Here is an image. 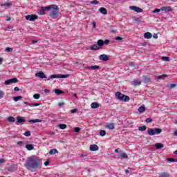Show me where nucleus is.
Wrapping results in <instances>:
<instances>
[{"instance_id": "nucleus-14", "label": "nucleus", "mask_w": 177, "mask_h": 177, "mask_svg": "<svg viewBox=\"0 0 177 177\" xmlns=\"http://www.w3.org/2000/svg\"><path fill=\"white\" fill-rule=\"evenodd\" d=\"M91 50H99L100 46H98L97 44H93L90 47Z\"/></svg>"}, {"instance_id": "nucleus-18", "label": "nucleus", "mask_w": 177, "mask_h": 177, "mask_svg": "<svg viewBox=\"0 0 177 177\" xmlns=\"http://www.w3.org/2000/svg\"><path fill=\"white\" fill-rule=\"evenodd\" d=\"M106 128L113 131L115 128V126H114V123H108L106 124Z\"/></svg>"}, {"instance_id": "nucleus-28", "label": "nucleus", "mask_w": 177, "mask_h": 177, "mask_svg": "<svg viewBox=\"0 0 177 177\" xmlns=\"http://www.w3.org/2000/svg\"><path fill=\"white\" fill-rule=\"evenodd\" d=\"M38 15H45V9L44 7H41V9L37 12Z\"/></svg>"}, {"instance_id": "nucleus-57", "label": "nucleus", "mask_w": 177, "mask_h": 177, "mask_svg": "<svg viewBox=\"0 0 177 177\" xmlns=\"http://www.w3.org/2000/svg\"><path fill=\"white\" fill-rule=\"evenodd\" d=\"M14 91H15V92H19V91H20V88H19V87H15V88H14Z\"/></svg>"}, {"instance_id": "nucleus-19", "label": "nucleus", "mask_w": 177, "mask_h": 177, "mask_svg": "<svg viewBox=\"0 0 177 177\" xmlns=\"http://www.w3.org/2000/svg\"><path fill=\"white\" fill-rule=\"evenodd\" d=\"M142 84V82L136 80L133 82H131V85H133V86H138V85H140Z\"/></svg>"}, {"instance_id": "nucleus-46", "label": "nucleus", "mask_w": 177, "mask_h": 177, "mask_svg": "<svg viewBox=\"0 0 177 177\" xmlns=\"http://www.w3.org/2000/svg\"><path fill=\"white\" fill-rule=\"evenodd\" d=\"M91 5H97L99 3V1L97 0H94L91 2Z\"/></svg>"}, {"instance_id": "nucleus-58", "label": "nucleus", "mask_w": 177, "mask_h": 177, "mask_svg": "<svg viewBox=\"0 0 177 177\" xmlns=\"http://www.w3.org/2000/svg\"><path fill=\"white\" fill-rule=\"evenodd\" d=\"M115 39H116V41H122V37H117L115 38Z\"/></svg>"}, {"instance_id": "nucleus-2", "label": "nucleus", "mask_w": 177, "mask_h": 177, "mask_svg": "<svg viewBox=\"0 0 177 177\" xmlns=\"http://www.w3.org/2000/svg\"><path fill=\"white\" fill-rule=\"evenodd\" d=\"M115 97L117 99H118V100H120V102H129V100H131L129 96L125 95L121 93L120 91L115 93Z\"/></svg>"}, {"instance_id": "nucleus-27", "label": "nucleus", "mask_w": 177, "mask_h": 177, "mask_svg": "<svg viewBox=\"0 0 177 177\" xmlns=\"http://www.w3.org/2000/svg\"><path fill=\"white\" fill-rule=\"evenodd\" d=\"M91 106V109H98L99 108V104L97 102H93Z\"/></svg>"}, {"instance_id": "nucleus-50", "label": "nucleus", "mask_w": 177, "mask_h": 177, "mask_svg": "<svg viewBox=\"0 0 177 177\" xmlns=\"http://www.w3.org/2000/svg\"><path fill=\"white\" fill-rule=\"evenodd\" d=\"M110 44V40L109 39H105L104 41V45H109Z\"/></svg>"}, {"instance_id": "nucleus-42", "label": "nucleus", "mask_w": 177, "mask_h": 177, "mask_svg": "<svg viewBox=\"0 0 177 177\" xmlns=\"http://www.w3.org/2000/svg\"><path fill=\"white\" fill-rule=\"evenodd\" d=\"M5 97V93L3 92V91L0 90V99H3V97Z\"/></svg>"}, {"instance_id": "nucleus-51", "label": "nucleus", "mask_w": 177, "mask_h": 177, "mask_svg": "<svg viewBox=\"0 0 177 177\" xmlns=\"http://www.w3.org/2000/svg\"><path fill=\"white\" fill-rule=\"evenodd\" d=\"M24 135L26 136H31V132L30 131H26L24 133Z\"/></svg>"}, {"instance_id": "nucleus-63", "label": "nucleus", "mask_w": 177, "mask_h": 177, "mask_svg": "<svg viewBox=\"0 0 177 177\" xmlns=\"http://www.w3.org/2000/svg\"><path fill=\"white\" fill-rule=\"evenodd\" d=\"M45 93H49L50 91L48 89H44Z\"/></svg>"}, {"instance_id": "nucleus-54", "label": "nucleus", "mask_w": 177, "mask_h": 177, "mask_svg": "<svg viewBox=\"0 0 177 177\" xmlns=\"http://www.w3.org/2000/svg\"><path fill=\"white\" fill-rule=\"evenodd\" d=\"M74 131H75V132H77L78 133V132H80V131H81V128L75 127Z\"/></svg>"}, {"instance_id": "nucleus-3", "label": "nucleus", "mask_w": 177, "mask_h": 177, "mask_svg": "<svg viewBox=\"0 0 177 177\" xmlns=\"http://www.w3.org/2000/svg\"><path fill=\"white\" fill-rule=\"evenodd\" d=\"M147 132L150 136H154V135H160L162 130L160 128L149 129Z\"/></svg>"}, {"instance_id": "nucleus-34", "label": "nucleus", "mask_w": 177, "mask_h": 177, "mask_svg": "<svg viewBox=\"0 0 177 177\" xmlns=\"http://www.w3.org/2000/svg\"><path fill=\"white\" fill-rule=\"evenodd\" d=\"M23 99V97L21 95H19L17 97H14L13 100H15V102H19V100Z\"/></svg>"}, {"instance_id": "nucleus-47", "label": "nucleus", "mask_w": 177, "mask_h": 177, "mask_svg": "<svg viewBox=\"0 0 177 177\" xmlns=\"http://www.w3.org/2000/svg\"><path fill=\"white\" fill-rule=\"evenodd\" d=\"M160 12H161V8H157L153 11V13H160Z\"/></svg>"}, {"instance_id": "nucleus-1", "label": "nucleus", "mask_w": 177, "mask_h": 177, "mask_svg": "<svg viewBox=\"0 0 177 177\" xmlns=\"http://www.w3.org/2000/svg\"><path fill=\"white\" fill-rule=\"evenodd\" d=\"M25 167L28 171L34 172L35 170L39 169V167H41V160L37 157L32 156L28 158Z\"/></svg>"}, {"instance_id": "nucleus-8", "label": "nucleus", "mask_w": 177, "mask_h": 177, "mask_svg": "<svg viewBox=\"0 0 177 177\" xmlns=\"http://www.w3.org/2000/svg\"><path fill=\"white\" fill-rule=\"evenodd\" d=\"M22 122H26V118L21 116L17 117V124H22Z\"/></svg>"}, {"instance_id": "nucleus-20", "label": "nucleus", "mask_w": 177, "mask_h": 177, "mask_svg": "<svg viewBox=\"0 0 177 177\" xmlns=\"http://www.w3.org/2000/svg\"><path fill=\"white\" fill-rule=\"evenodd\" d=\"M97 45H98V46H100V48L101 49L102 46H103V45H104V40H103V39L97 40Z\"/></svg>"}, {"instance_id": "nucleus-37", "label": "nucleus", "mask_w": 177, "mask_h": 177, "mask_svg": "<svg viewBox=\"0 0 177 177\" xmlns=\"http://www.w3.org/2000/svg\"><path fill=\"white\" fill-rule=\"evenodd\" d=\"M119 157H121L122 158H128V155L125 153H122L119 155Z\"/></svg>"}, {"instance_id": "nucleus-53", "label": "nucleus", "mask_w": 177, "mask_h": 177, "mask_svg": "<svg viewBox=\"0 0 177 177\" xmlns=\"http://www.w3.org/2000/svg\"><path fill=\"white\" fill-rule=\"evenodd\" d=\"M66 104L64 102H59L58 106L59 107H63Z\"/></svg>"}, {"instance_id": "nucleus-7", "label": "nucleus", "mask_w": 177, "mask_h": 177, "mask_svg": "<svg viewBox=\"0 0 177 177\" xmlns=\"http://www.w3.org/2000/svg\"><path fill=\"white\" fill-rule=\"evenodd\" d=\"M129 9H131V10H133L134 12H137V13H142V12H143L142 8L135 6H129Z\"/></svg>"}, {"instance_id": "nucleus-13", "label": "nucleus", "mask_w": 177, "mask_h": 177, "mask_svg": "<svg viewBox=\"0 0 177 177\" xmlns=\"http://www.w3.org/2000/svg\"><path fill=\"white\" fill-rule=\"evenodd\" d=\"M24 104H27L28 106H30V107H37L40 105L39 103H28L27 102H24Z\"/></svg>"}, {"instance_id": "nucleus-15", "label": "nucleus", "mask_w": 177, "mask_h": 177, "mask_svg": "<svg viewBox=\"0 0 177 177\" xmlns=\"http://www.w3.org/2000/svg\"><path fill=\"white\" fill-rule=\"evenodd\" d=\"M55 8H56V5H55V4L50 5L47 7H44V11L45 10H52V9H55Z\"/></svg>"}, {"instance_id": "nucleus-32", "label": "nucleus", "mask_w": 177, "mask_h": 177, "mask_svg": "<svg viewBox=\"0 0 177 177\" xmlns=\"http://www.w3.org/2000/svg\"><path fill=\"white\" fill-rule=\"evenodd\" d=\"M59 129H66L67 128V124H59Z\"/></svg>"}, {"instance_id": "nucleus-22", "label": "nucleus", "mask_w": 177, "mask_h": 177, "mask_svg": "<svg viewBox=\"0 0 177 177\" xmlns=\"http://www.w3.org/2000/svg\"><path fill=\"white\" fill-rule=\"evenodd\" d=\"M38 19V15H30V19H29V21H35Z\"/></svg>"}, {"instance_id": "nucleus-36", "label": "nucleus", "mask_w": 177, "mask_h": 177, "mask_svg": "<svg viewBox=\"0 0 177 177\" xmlns=\"http://www.w3.org/2000/svg\"><path fill=\"white\" fill-rule=\"evenodd\" d=\"M55 92L56 95H62V93H63V91H61L59 88L55 89Z\"/></svg>"}, {"instance_id": "nucleus-44", "label": "nucleus", "mask_w": 177, "mask_h": 177, "mask_svg": "<svg viewBox=\"0 0 177 177\" xmlns=\"http://www.w3.org/2000/svg\"><path fill=\"white\" fill-rule=\"evenodd\" d=\"M33 97H34V99L38 100V99H39V97H41V95H39V94H38V93L35 94V95H33Z\"/></svg>"}, {"instance_id": "nucleus-30", "label": "nucleus", "mask_w": 177, "mask_h": 177, "mask_svg": "<svg viewBox=\"0 0 177 177\" xmlns=\"http://www.w3.org/2000/svg\"><path fill=\"white\" fill-rule=\"evenodd\" d=\"M8 122H16V118L13 116H10L8 118Z\"/></svg>"}, {"instance_id": "nucleus-39", "label": "nucleus", "mask_w": 177, "mask_h": 177, "mask_svg": "<svg viewBox=\"0 0 177 177\" xmlns=\"http://www.w3.org/2000/svg\"><path fill=\"white\" fill-rule=\"evenodd\" d=\"M138 131H141L142 132H144V131H146V126L139 127Z\"/></svg>"}, {"instance_id": "nucleus-11", "label": "nucleus", "mask_w": 177, "mask_h": 177, "mask_svg": "<svg viewBox=\"0 0 177 177\" xmlns=\"http://www.w3.org/2000/svg\"><path fill=\"white\" fill-rule=\"evenodd\" d=\"M100 60H102L103 62L109 61V57L106 54H102L100 55Z\"/></svg>"}, {"instance_id": "nucleus-64", "label": "nucleus", "mask_w": 177, "mask_h": 177, "mask_svg": "<svg viewBox=\"0 0 177 177\" xmlns=\"http://www.w3.org/2000/svg\"><path fill=\"white\" fill-rule=\"evenodd\" d=\"M174 136H177V131H174Z\"/></svg>"}, {"instance_id": "nucleus-56", "label": "nucleus", "mask_w": 177, "mask_h": 177, "mask_svg": "<svg viewBox=\"0 0 177 177\" xmlns=\"http://www.w3.org/2000/svg\"><path fill=\"white\" fill-rule=\"evenodd\" d=\"M134 20L135 21H137V23H140V21H141L140 18H136Z\"/></svg>"}, {"instance_id": "nucleus-29", "label": "nucleus", "mask_w": 177, "mask_h": 177, "mask_svg": "<svg viewBox=\"0 0 177 177\" xmlns=\"http://www.w3.org/2000/svg\"><path fill=\"white\" fill-rule=\"evenodd\" d=\"M159 177H170L169 174L165 171L159 174Z\"/></svg>"}, {"instance_id": "nucleus-10", "label": "nucleus", "mask_w": 177, "mask_h": 177, "mask_svg": "<svg viewBox=\"0 0 177 177\" xmlns=\"http://www.w3.org/2000/svg\"><path fill=\"white\" fill-rule=\"evenodd\" d=\"M35 77H37L41 79L46 78V75H45V73H44L42 71L35 73Z\"/></svg>"}, {"instance_id": "nucleus-16", "label": "nucleus", "mask_w": 177, "mask_h": 177, "mask_svg": "<svg viewBox=\"0 0 177 177\" xmlns=\"http://www.w3.org/2000/svg\"><path fill=\"white\" fill-rule=\"evenodd\" d=\"M143 80H144V82H145V84H147V82H150V80H151V77H150V76L149 75H144L142 77Z\"/></svg>"}, {"instance_id": "nucleus-26", "label": "nucleus", "mask_w": 177, "mask_h": 177, "mask_svg": "<svg viewBox=\"0 0 177 177\" xmlns=\"http://www.w3.org/2000/svg\"><path fill=\"white\" fill-rule=\"evenodd\" d=\"M88 70H99L100 66L97 65L91 66L88 67Z\"/></svg>"}, {"instance_id": "nucleus-31", "label": "nucleus", "mask_w": 177, "mask_h": 177, "mask_svg": "<svg viewBox=\"0 0 177 177\" xmlns=\"http://www.w3.org/2000/svg\"><path fill=\"white\" fill-rule=\"evenodd\" d=\"M29 122H32L33 124H35L36 122H42V120L40 119L30 120Z\"/></svg>"}, {"instance_id": "nucleus-17", "label": "nucleus", "mask_w": 177, "mask_h": 177, "mask_svg": "<svg viewBox=\"0 0 177 177\" xmlns=\"http://www.w3.org/2000/svg\"><path fill=\"white\" fill-rule=\"evenodd\" d=\"M151 37H153V35L151 33H150V32H147L144 34V37L146 39H150V38H151Z\"/></svg>"}, {"instance_id": "nucleus-24", "label": "nucleus", "mask_w": 177, "mask_h": 177, "mask_svg": "<svg viewBox=\"0 0 177 177\" xmlns=\"http://www.w3.org/2000/svg\"><path fill=\"white\" fill-rule=\"evenodd\" d=\"M155 147H156L158 150H160V149H162V147H164V145L162 143H156L155 144Z\"/></svg>"}, {"instance_id": "nucleus-52", "label": "nucleus", "mask_w": 177, "mask_h": 177, "mask_svg": "<svg viewBox=\"0 0 177 177\" xmlns=\"http://www.w3.org/2000/svg\"><path fill=\"white\" fill-rule=\"evenodd\" d=\"M176 86V84H171L169 86L170 89H174V88H175Z\"/></svg>"}, {"instance_id": "nucleus-23", "label": "nucleus", "mask_w": 177, "mask_h": 177, "mask_svg": "<svg viewBox=\"0 0 177 177\" xmlns=\"http://www.w3.org/2000/svg\"><path fill=\"white\" fill-rule=\"evenodd\" d=\"M100 12L102 15H107V9L104 8V7H102L100 8Z\"/></svg>"}, {"instance_id": "nucleus-9", "label": "nucleus", "mask_w": 177, "mask_h": 177, "mask_svg": "<svg viewBox=\"0 0 177 177\" xmlns=\"http://www.w3.org/2000/svg\"><path fill=\"white\" fill-rule=\"evenodd\" d=\"M160 10H162V12H172V8H171V6H163L160 8Z\"/></svg>"}, {"instance_id": "nucleus-25", "label": "nucleus", "mask_w": 177, "mask_h": 177, "mask_svg": "<svg viewBox=\"0 0 177 177\" xmlns=\"http://www.w3.org/2000/svg\"><path fill=\"white\" fill-rule=\"evenodd\" d=\"M57 153H59V151H57V149H50V151H49V154L50 156L53 155V154H57Z\"/></svg>"}, {"instance_id": "nucleus-33", "label": "nucleus", "mask_w": 177, "mask_h": 177, "mask_svg": "<svg viewBox=\"0 0 177 177\" xmlns=\"http://www.w3.org/2000/svg\"><path fill=\"white\" fill-rule=\"evenodd\" d=\"M138 111L139 113H145V111H146V108L145 106H140Z\"/></svg>"}, {"instance_id": "nucleus-40", "label": "nucleus", "mask_w": 177, "mask_h": 177, "mask_svg": "<svg viewBox=\"0 0 177 177\" xmlns=\"http://www.w3.org/2000/svg\"><path fill=\"white\" fill-rule=\"evenodd\" d=\"M100 136H106V131H104V130H101V131H100Z\"/></svg>"}, {"instance_id": "nucleus-45", "label": "nucleus", "mask_w": 177, "mask_h": 177, "mask_svg": "<svg viewBox=\"0 0 177 177\" xmlns=\"http://www.w3.org/2000/svg\"><path fill=\"white\" fill-rule=\"evenodd\" d=\"M153 121V119H151V118H148L145 120V122H147V124H149V122H151Z\"/></svg>"}, {"instance_id": "nucleus-48", "label": "nucleus", "mask_w": 177, "mask_h": 177, "mask_svg": "<svg viewBox=\"0 0 177 177\" xmlns=\"http://www.w3.org/2000/svg\"><path fill=\"white\" fill-rule=\"evenodd\" d=\"M162 59H163L164 62H169V57H162Z\"/></svg>"}, {"instance_id": "nucleus-43", "label": "nucleus", "mask_w": 177, "mask_h": 177, "mask_svg": "<svg viewBox=\"0 0 177 177\" xmlns=\"http://www.w3.org/2000/svg\"><path fill=\"white\" fill-rule=\"evenodd\" d=\"M167 161H169L170 162H177V160L175 158H168Z\"/></svg>"}, {"instance_id": "nucleus-55", "label": "nucleus", "mask_w": 177, "mask_h": 177, "mask_svg": "<svg viewBox=\"0 0 177 177\" xmlns=\"http://www.w3.org/2000/svg\"><path fill=\"white\" fill-rule=\"evenodd\" d=\"M77 111H78V109H74L71 110V113H77Z\"/></svg>"}, {"instance_id": "nucleus-61", "label": "nucleus", "mask_w": 177, "mask_h": 177, "mask_svg": "<svg viewBox=\"0 0 177 177\" xmlns=\"http://www.w3.org/2000/svg\"><path fill=\"white\" fill-rule=\"evenodd\" d=\"M93 28H96V22H93Z\"/></svg>"}, {"instance_id": "nucleus-38", "label": "nucleus", "mask_w": 177, "mask_h": 177, "mask_svg": "<svg viewBox=\"0 0 177 177\" xmlns=\"http://www.w3.org/2000/svg\"><path fill=\"white\" fill-rule=\"evenodd\" d=\"M13 5V3L9 2L1 4V6H12Z\"/></svg>"}, {"instance_id": "nucleus-4", "label": "nucleus", "mask_w": 177, "mask_h": 177, "mask_svg": "<svg viewBox=\"0 0 177 177\" xmlns=\"http://www.w3.org/2000/svg\"><path fill=\"white\" fill-rule=\"evenodd\" d=\"M59 10V6L56 5V8L51 10V12H50V17H52V19H57V17H59V15L60 13Z\"/></svg>"}, {"instance_id": "nucleus-6", "label": "nucleus", "mask_w": 177, "mask_h": 177, "mask_svg": "<svg viewBox=\"0 0 177 177\" xmlns=\"http://www.w3.org/2000/svg\"><path fill=\"white\" fill-rule=\"evenodd\" d=\"M70 77V75L66 74V75H52L48 80H53L54 78H68Z\"/></svg>"}, {"instance_id": "nucleus-59", "label": "nucleus", "mask_w": 177, "mask_h": 177, "mask_svg": "<svg viewBox=\"0 0 177 177\" xmlns=\"http://www.w3.org/2000/svg\"><path fill=\"white\" fill-rule=\"evenodd\" d=\"M17 145H18L19 146H23V142L19 141V142H17Z\"/></svg>"}, {"instance_id": "nucleus-41", "label": "nucleus", "mask_w": 177, "mask_h": 177, "mask_svg": "<svg viewBox=\"0 0 177 177\" xmlns=\"http://www.w3.org/2000/svg\"><path fill=\"white\" fill-rule=\"evenodd\" d=\"M5 52H13V48L7 47L5 49Z\"/></svg>"}, {"instance_id": "nucleus-12", "label": "nucleus", "mask_w": 177, "mask_h": 177, "mask_svg": "<svg viewBox=\"0 0 177 177\" xmlns=\"http://www.w3.org/2000/svg\"><path fill=\"white\" fill-rule=\"evenodd\" d=\"M91 151H97L99 150V147L97 145H91L90 146Z\"/></svg>"}, {"instance_id": "nucleus-5", "label": "nucleus", "mask_w": 177, "mask_h": 177, "mask_svg": "<svg viewBox=\"0 0 177 177\" xmlns=\"http://www.w3.org/2000/svg\"><path fill=\"white\" fill-rule=\"evenodd\" d=\"M19 82V80L16 77H13L12 79H9L5 81V85H10L11 84H16Z\"/></svg>"}, {"instance_id": "nucleus-60", "label": "nucleus", "mask_w": 177, "mask_h": 177, "mask_svg": "<svg viewBox=\"0 0 177 177\" xmlns=\"http://www.w3.org/2000/svg\"><path fill=\"white\" fill-rule=\"evenodd\" d=\"M44 165H45V167H48V165H49V161H46L45 162H44Z\"/></svg>"}, {"instance_id": "nucleus-21", "label": "nucleus", "mask_w": 177, "mask_h": 177, "mask_svg": "<svg viewBox=\"0 0 177 177\" xmlns=\"http://www.w3.org/2000/svg\"><path fill=\"white\" fill-rule=\"evenodd\" d=\"M25 147L27 149V150H29V151H30V150H34V145L31 144L26 145Z\"/></svg>"}, {"instance_id": "nucleus-62", "label": "nucleus", "mask_w": 177, "mask_h": 177, "mask_svg": "<svg viewBox=\"0 0 177 177\" xmlns=\"http://www.w3.org/2000/svg\"><path fill=\"white\" fill-rule=\"evenodd\" d=\"M30 16H31V15H26V19L27 20H30Z\"/></svg>"}, {"instance_id": "nucleus-35", "label": "nucleus", "mask_w": 177, "mask_h": 177, "mask_svg": "<svg viewBox=\"0 0 177 177\" xmlns=\"http://www.w3.org/2000/svg\"><path fill=\"white\" fill-rule=\"evenodd\" d=\"M167 77H168V75H162L158 76L157 80H164V78H167Z\"/></svg>"}, {"instance_id": "nucleus-49", "label": "nucleus", "mask_w": 177, "mask_h": 177, "mask_svg": "<svg viewBox=\"0 0 177 177\" xmlns=\"http://www.w3.org/2000/svg\"><path fill=\"white\" fill-rule=\"evenodd\" d=\"M5 162H6V160L3 158L0 159V165H1V164H5Z\"/></svg>"}]
</instances>
